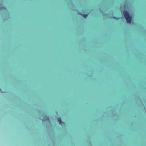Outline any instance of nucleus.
I'll list each match as a JSON object with an SVG mask.
<instances>
[{
    "label": "nucleus",
    "mask_w": 146,
    "mask_h": 146,
    "mask_svg": "<svg viewBox=\"0 0 146 146\" xmlns=\"http://www.w3.org/2000/svg\"><path fill=\"white\" fill-rule=\"evenodd\" d=\"M123 14L127 23H130L131 22V17L129 15L128 12L124 11Z\"/></svg>",
    "instance_id": "nucleus-1"
},
{
    "label": "nucleus",
    "mask_w": 146,
    "mask_h": 146,
    "mask_svg": "<svg viewBox=\"0 0 146 146\" xmlns=\"http://www.w3.org/2000/svg\"><path fill=\"white\" fill-rule=\"evenodd\" d=\"M57 120L58 122H59V124L61 125L64 123L62 122L61 120V118L60 117H58L57 119Z\"/></svg>",
    "instance_id": "nucleus-2"
},
{
    "label": "nucleus",
    "mask_w": 146,
    "mask_h": 146,
    "mask_svg": "<svg viewBox=\"0 0 146 146\" xmlns=\"http://www.w3.org/2000/svg\"><path fill=\"white\" fill-rule=\"evenodd\" d=\"M88 15V14H85L83 15L82 16L85 18H86L87 17Z\"/></svg>",
    "instance_id": "nucleus-3"
},
{
    "label": "nucleus",
    "mask_w": 146,
    "mask_h": 146,
    "mask_svg": "<svg viewBox=\"0 0 146 146\" xmlns=\"http://www.w3.org/2000/svg\"><path fill=\"white\" fill-rule=\"evenodd\" d=\"M46 119L47 120H49V118L48 117H46Z\"/></svg>",
    "instance_id": "nucleus-4"
},
{
    "label": "nucleus",
    "mask_w": 146,
    "mask_h": 146,
    "mask_svg": "<svg viewBox=\"0 0 146 146\" xmlns=\"http://www.w3.org/2000/svg\"><path fill=\"white\" fill-rule=\"evenodd\" d=\"M3 8H4L3 7L2 8V7H0V10L3 9Z\"/></svg>",
    "instance_id": "nucleus-5"
}]
</instances>
